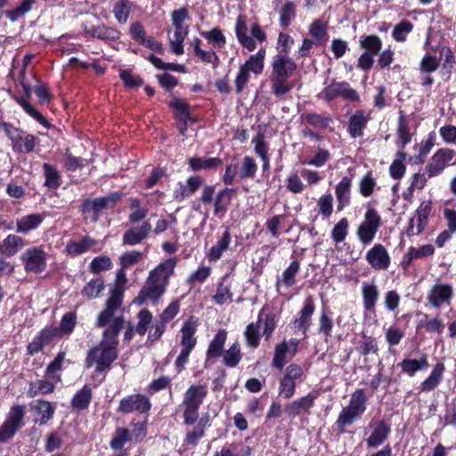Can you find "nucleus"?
<instances>
[{"label":"nucleus","instance_id":"obj_1","mask_svg":"<svg viewBox=\"0 0 456 456\" xmlns=\"http://www.w3.org/2000/svg\"><path fill=\"white\" fill-rule=\"evenodd\" d=\"M123 323V318L111 317L103 325H99L98 320L96 321L97 327H106V329L99 345L88 351L85 361L86 368L95 367L97 372H103L110 368L118 357V336Z\"/></svg>","mask_w":456,"mask_h":456},{"label":"nucleus","instance_id":"obj_2","mask_svg":"<svg viewBox=\"0 0 456 456\" xmlns=\"http://www.w3.org/2000/svg\"><path fill=\"white\" fill-rule=\"evenodd\" d=\"M175 265V258H169L150 272L144 286L136 297L138 304H143L147 300L156 302L165 293Z\"/></svg>","mask_w":456,"mask_h":456},{"label":"nucleus","instance_id":"obj_3","mask_svg":"<svg viewBox=\"0 0 456 456\" xmlns=\"http://www.w3.org/2000/svg\"><path fill=\"white\" fill-rule=\"evenodd\" d=\"M297 68L295 61L287 54H275L271 61V89L276 97L289 93L294 84L289 81Z\"/></svg>","mask_w":456,"mask_h":456},{"label":"nucleus","instance_id":"obj_4","mask_svg":"<svg viewBox=\"0 0 456 456\" xmlns=\"http://www.w3.org/2000/svg\"><path fill=\"white\" fill-rule=\"evenodd\" d=\"M127 281L125 269L122 267L116 274L114 288L110 289V296L106 301V307L98 315V324L103 325L110 318H123L118 314L124 295V287Z\"/></svg>","mask_w":456,"mask_h":456},{"label":"nucleus","instance_id":"obj_5","mask_svg":"<svg viewBox=\"0 0 456 456\" xmlns=\"http://www.w3.org/2000/svg\"><path fill=\"white\" fill-rule=\"evenodd\" d=\"M248 19L244 14H240L235 22V35L239 44L249 52L256 49V41L263 43L266 40V33L257 22L250 27L251 37L248 34Z\"/></svg>","mask_w":456,"mask_h":456},{"label":"nucleus","instance_id":"obj_6","mask_svg":"<svg viewBox=\"0 0 456 456\" xmlns=\"http://www.w3.org/2000/svg\"><path fill=\"white\" fill-rule=\"evenodd\" d=\"M367 397L363 389H356L351 395L349 404L344 407L339 413L336 425L343 431L347 426L361 419L366 411Z\"/></svg>","mask_w":456,"mask_h":456},{"label":"nucleus","instance_id":"obj_7","mask_svg":"<svg viewBox=\"0 0 456 456\" xmlns=\"http://www.w3.org/2000/svg\"><path fill=\"white\" fill-rule=\"evenodd\" d=\"M265 55V49L261 48L256 53L250 55L247 61L240 66L239 72L235 79L237 93H240L249 82L250 73L255 76H259L263 73Z\"/></svg>","mask_w":456,"mask_h":456},{"label":"nucleus","instance_id":"obj_8","mask_svg":"<svg viewBox=\"0 0 456 456\" xmlns=\"http://www.w3.org/2000/svg\"><path fill=\"white\" fill-rule=\"evenodd\" d=\"M172 24L174 31L169 32V44L171 50L176 55L183 53V40L188 34V25L184 22L189 20V12L183 7L172 12Z\"/></svg>","mask_w":456,"mask_h":456},{"label":"nucleus","instance_id":"obj_9","mask_svg":"<svg viewBox=\"0 0 456 456\" xmlns=\"http://www.w3.org/2000/svg\"><path fill=\"white\" fill-rule=\"evenodd\" d=\"M0 127L12 142V148L18 153L32 152L37 144V139L33 134H28L8 122H1Z\"/></svg>","mask_w":456,"mask_h":456},{"label":"nucleus","instance_id":"obj_10","mask_svg":"<svg viewBox=\"0 0 456 456\" xmlns=\"http://www.w3.org/2000/svg\"><path fill=\"white\" fill-rule=\"evenodd\" d=\"M25 406L12 405L6 414L4 423L0 426V443L12 438L24 425Z\"/></svg>","mask_w":456,"mask_h":456},{"label":"nucleus","instance_id":"obj_11","mask_svg":"<svg viewBox=\"0 0 456 456\" xmlns=\"http://www.w3.org/2000/svg\"><path fill=\"white\" fill-rule=\"evenodd\" d=\"M381 224V217L378 211L373 208H368L363 221L357 228L358 240L363 245H369L374 240Z\"/></svg>","mask_w":456,"mask_h":456},{"label":"nucleus","instance_id":"obj_12","mask_svg":"<svg viewBox=\"0 0 456 456\" xmlns=\"http://www.w3.org/2000/svg\"><path fill=\"white\" fill-rule=\"evenodd\" d=\"M304 375L302 367L296 363L289 364L284 370V376L280 381L278 393L285 398H291L296 392L297 381L301 380Z\"/></svg>","mask_w":456,"mask_h":456},{"label":"nucleus","instance_id":"obj_13","mask_svg":"<svg viewBox=\"0 0 456 456\" xmlns=\"http://www.w3.org/2000/svg\"><path fill=\"white\" fill-rule=\"evenodd\" d=\"M455 158V151L452 149L442 148L438 150L429 159L425 167L428 178L439 175Z\"/></svg>","mask_w":456,"mask_h":456},{"label":"nucleus","instance_id":"obj_14","mask_svg":"<svg viewBox=\"0 0 456 456\" xmlns=\"http://www.w3.org/2000/svg\"><path fill=\"white\" fill-rule=\"evenodd\" d=\"M320 97L323 98L327 102H330L338 97H341L344 100L351 102L359 101V94L346 81L332 82L321 92Z\"/></svg>","mask_w":456,"mask_h":456},{"label":"nucleus","instance_id":"obj_15","mask_svg":"<svg viewBox=\"0 0 456 456\" xmlns=\"http://www.w3.org/2000/svg\"><path fill=\"white\" fill-rule=\"evenodd\" d=\"M20 259L24 264L26 272L38 273L46 267V253L39 248H31L25 250Z\"/></svg>","mask_w":456,"mask_h":456},{"label":"nucleus","instance_id":"obj_16","mask_svg":"<svg viewBox=\"0 0 456 456\" xmlns=\"http://www.w3.org/2000/svg\"><path fill=\"white\" fill-rule=\"evenodd\" d=\"M367 263L375 271H386L391 264L390 256L382 244H375L365 255Z\"/></svg>","mask_w":456,"mask_h":456},{"label":"nucleus","instance_id":"obj_17","mask_svg":"<svg viewBox=\"0 0 456 456\" xmlns=\"http://www.w3.org/2000/svg\"><path fill=\"white\" fill-rule=\"evenodd\" d=\"M370 434L366 439L368 448H377L383 444L391 433V428L383 420L371 421L369 425Z\"/></svg>","mask_w":456,"mask_h":456},{"label":"nucleus","instance_id":"obj_18","mask_svg":"<svg viewBox=\"0 0 456 456\" xmlns=\"http://www.w3.org/2000/svg\"><path fill=\"white\" fill-rule=\"evenodd\" d=\"M151 406L150 400L145 395L135 394L123 398L119 403L118 411L124 413H144L150 411Z\"/></svg>","mask_w":456,"mask_h":456},{"label":"nucleus","instance_id":"obj_19","mask_svg":"<svg viewBox=\"0 0 456 456\" xmlns=\"http://www.w3.org/2000/svg\"><path fill=\"white\" fill-rule=\"evenodd\" d=\"M99 246V241L90 236H85L79 240H71L65 247V252L68 256H77L86 253L93 249L94 251L100 250L101 248H96Z\"/></svg>","mask_w":456,"mask_h":456},{"label":"nucleus","instance_id":"obj_20","mask_svg":"<svg viewBox=\"0 0 456 456\" xmlns=\"http://www.w3.org/2000/svg\"><path fill=\"white\" fill-rule=\"evenodd\" d=\"M452 295V286L436 283L428 291L427 299L434 307L439 308L444 304H449Z\"/></svg>","mask_w":456,"mask_h":456},{"label":"nucleus","instance_id":"obj_21","mask_svg":"<svg viewBox=\"0 0 456 456\" xmlns=\"http://www.w3.org/2000/svg\"><path fill=\"white\" fill-rule=\"evenodd\" d=\"M315 311L314 300L312 296L305 298L304 306L298 314V317L294 322V329L296 331H301L305 335L308 328L312 323V316Z\"/></svg>","mask_w":456,"mask_h":456},{"label":"nucleus","instance_id":"obj_22","mask_svg":"<svg viewBox=\"0 0 456 456\" xmlns=\"http://www.w3.org/2000/svg\"><path fill=\"white\" fill-rule=\"evenodd\" d=\"M362 304L364 307V316L375 315L376 304L379 300V292L374 283L364 282L362 286Z\"/></svg>","mask_w":456,"mask_h":456},{"label":"nucleus","instance_id":"obj_23","mask_svg":"<svg viewBox=\"0 0 456 456\" xmlns=\"http://www.w3.org/2000/svg\"><path fill=\"white\" fill-rule=\"evenodd\" d=\"M152 230L149 222H143L140 225L127 229L123 234V244L134 246L145 240Z\"/></svg>","mask_w":456,"mask_h":456},{"label":"nucleus","instance_id":"obj_24","mask_svg":"<svg viewBox=\"0 0 456 456\" xmlns=\"http://www.w3.org/2000/svg\"><path fill=\"white\" fill-rule=\"evenodd\" d=\"M31 411L35 414V420L40 426L45 425L54 415L55 406L45 400H36L30 404Z\"/></svg>","mask_w":456,"mask_h":456},{"label":"nucleus","instance_id":"obj_25","mask_svg":"<svg viewBox=\"0 0 456 456\" xmlns=\"http://www.w3.org/2000/svg\"><path fill=\"white\" fill-rule=\"evenodd\" d=\"M203 183V179L200 176H191L186 180L185 183H178L177 187L174 190V199L177 201H183L194 194Z\"/></svg>","mask_w":456,"mask_h":456},{"label":"nucleus","instance_id":"obj_26","mask_svg":"<svg viewBox=\"0 0 456 456\" xmlns=\"http://www.w3.org/2000/svg\"><path fill=\"white\" fill-rule=\"evenodd\" d=\"M57 330L53 327H48L44 329L38 336L33 338V340L28 346V353L30 355H34L40 352L43 347L50 343L53 338L57 336Z\"/></svg>","mask_w":456,"mask_h":456},{"label":"nucleus","instance_id":"obj_27","mask_svg":"<svg viewBox=\"0 0 456 456\" xmlns=\"http://www.w3.org/2000/svg\"><path fill=\"white\" fill-rule=\"evenodd\" d=\"M86 34L101 40L115 41L120 37V32L105 25L94 26L86 24L84 28Z\"/></svg>","mask_w":456,"mask_h":456},{"label":"nucleus","instance_id":"obj_28","mask_svg":"<svg viewBox=\"0 0 456 456\" xmlns=\"http://www.w3.org/2000/svg\"><path fill=\"white\" fill-rule=\"evenodd\" d=\"M299 262L293 261L288 268H286L281 275L277 278L276 281V290L281 294L282 288H289L296 284V276L299 271Z\"/></svg>","mask_w":456,"mask_h":456},{"label":"nucleus","instance_id":"obj_29","mask_svg":"<svg viewBox=\"0 0 456 456\" xmlns=\"http://www.w3.org/2000/svg\"><path fill=\"white\" fill-rule=\"evenodd\" d=\"M370 117L363 110H357L352 115L348 122V133L353 138L362 137L366 128Z\"/></svg>","mask_w":456,"mask_h":456},{"label":"nucleus","instance_id":"obj_30","mask_svg":"<svg viewBox=\"0 0 456 456\" xmlns=\"http://www.w3.org/2000/svg\"><path fill=\"white\" fill-rule=\"evenodd\" d=\"M444 370L445 366L443 362L436 363L429 376L420 384L419 390L427 393L437 387L443 379Z\"/></svg>","mask_w":456,"mask_h":456},{"label":"nucleus","instance_id":"obj_31","mask_svg":"<svg viewBox=\"0 0 456 456\" xmlns=\"http://www.w3.org/2000/svg\"><path fill=\"white\" fill-rule=\"evenodd\" d=\"M45 215L43 214H30L16 220L17 232L27 234L29 232L36 230L43 223Z\"/></svg>","mask_w":456,"mask_h":456},{"label":"nucleus","instance_id":"obj_32","mask_svg":"<svg viewBox=\"0 0 456 456\" xmlns=\"http://www.w3.org/2000/svg\"><path fill=\"white\" fill-rule=\"evenodd\" d=\"M352 180L347 176H344L337 184L335 189L336 198L338 200V211H341L350 203Z\"/></svg>","mask_w":456,"mask_h":456},{"label":"nucleus","instance_id":"obj_33","mask_svg":"<svg viewBox=\"0 0 456 456\" xmlns=\"http://www.w3.org/2000/svg\"><path fill=\"white\" fill-rule=\"evenodd\" d=\"M315 397L312 395H307L299 398L298 400L293 401L289 403L285 410L288 415L294 418L299 415L302 411H308L313 407Z\"/></svg>","mask_w":456,"mask_h":456},{"label":"nucleus","instance_id":"obj_34","mask_svg":"<svg viewBox=\"0 0 456 456\" xmlns=\"http://www.w3.org/2000/svg\"><path fill=\"white\" fill-rule=\"evenodd\" d=\"M208 395V387L206 385H191L184 393L183 403H193L201 405Z\"/></svg>","mask_w":456,"mask_h":456},{"label":"nucleus","instance_id":"obj_35","mask_svg":"<svg viewBox=\"0 0 456 456\" xmlns=\"http://www.w3.org/2000/svg\"><path fill=\"white\" fill-rule=\"evenodd\" d=\"M232 236L228 229L224 231L222 237L216 241V243L211 247L207 254L209 261H216L220 259L224 251H226L231 244Z\"/></svg>","mask_w":456,"mask_h":456},{"label":"nucleus","instance_id":"obj_36","mask_svg":"<svg viewBox=\"0 0 456 456\" xmlns=\"http://www.w3.org/2000/svg\"><path fill=\"white\" fill-rule=\"evenodd\" d=\"M251 448L248 444L240 442L232 443L215 452L214 456H249Z\"/></svg>","mask_w":456,"mask_h":456},{"label":"nucleus","instance_id":"obj_37","mask_svg":"<svg viewBox=\"0 0 456 456\" xmlns=\"http://www.w3.org/2000/svg\"><path fill=\"white\" fill-rule=\"evenodd\" d=\"M118 199L119 196L115 194L107 197L96 198L92 200H86L83 203V211L86 212L93 210L94 212H99L104 208L113 206Z\"/></svg>","mask_w":456,"mask_h":456},{"label":"nucleus","instance_id":"obj_38","mask_svg":"<svg viewBox=\"0 0 456 456\" xmlns=\"http://www.w3.org/2000/svg\"><path fill=\"white\" fill-rule=\"evenodd\" d=\"M24 247V240L17 235H8L0 244V253L8 256H14Z\"/></svg>","mask_w":456,"mask_h":456},{"label":"nucleus","instance_id":"obj_39","mask_svg":"<svg viewBox=\"0 0 456 456\" xmlns=\"http://www.w3.org/2000/svg\"><path fill=\"white\" fill-rule=\"evenodd\" d=\"M197 343L195 342L190 341L183 338H180L181 351L175 362V366L178 372H181L182 370H184L185 365L188 362L190 354L194 349Z\"/></svg>","mask_w":456,"mask_h":456},{"label":"nucleus","instance_id":"obj_40","mask_svg":"<svg viewBox=\"0 0 456 456\" xmlns=\"http://www.w3.org/2000/svg\"><path fill=\"white\" fill-rule=\"evenodd\" d=\"M231 193H232V190L225 188V189L220 191L215 197L214 214L216 216L222 218L224 216V214L231 203V200H232Z\"/></svg>","mask_w":456,"mask_h":456},{"label":"nucleus","instance_id":"obj_41","mask_svg":"<svg viewBox=\"0 0 456 456\" xmlns=\"http://www.w3.org/2000/svg\"><path fill=\"white\" fill-rule=\"evenodd\" d=\"M399 365L403 372L411 377L417 371L426 370L428 367V356L422 354L419 359H405Z\"/></svg>","mask_w":456,"mask_h":456},{"label":"nucleus","instance_id":"obj_42","mask_svg":"<svg viewBox=\"0 0 456 456\" xmlns=\"http://www.w3.org/2000/svg\"><path fill=\"white\" fill-rule=\"evenodd\" d=\"M227 338V332L224 330H220L216 334L215 338L210 342L207 350V358H217L223 353V348Z\"/></svg>","mask_w":456,"mask_h":456},{"label":"nucleus","instance_id":"obj_43","mask_svg":"<svg viewBox=\"0 0 456 456\" xmlns=\"http://www.w3.org/2000/svg\"><path fill=\"white\" fill-rule=\"evenodd\" d=\"M218 158H191L188 160L189 167L192 171L214 169L222 165Z\"/></svg>","mask_w":456,"mask_h":456},{"label":"nucleus","instance_id":"obj_44","mask_svg":"<svg viewBox=\"0 0 456 456\" xmlns=\"http://www.w3.org/2000/svg\"><path fill=\"white\" fill-rule=\"evenodd\" d=\"M328 23L321 19L314 20L309 26V34L312 36L317 45L326 42Z\"/></svg>","mask_w":456,"mask_h":456},{"label":"nucleus","instance_id":"obj_45","mask_svg":"<svg viewBox=\"0 0 456 456\" xmlns=\"http://www.w3.org/2000/svg\"><path fill=\"white\" fill-rule=\"evenodd\" d=\"M52 379H47V380H36L30 383L29 389L28 391V395L29 397H36L39 395H47L52 393L54 390L55 384Z\"/></svg>","mask_w":456,"mask_h":456},{"label":"nucleus","instance_id":"obj_46","mask_svg":"<svg viewBox=\"0 0 456 456\" xmlns=\"http://www.w3.org/2000/svg\"><path fill=\"white\" fill-rule=\"evenodd\" d=\"M296 4L291 1H286L279 11L280 26L287 28L296 18Z\"/></svg>","mask_w":456,"mask_h":456},{"label":"nucleus","instance_id":"obj_47","mask_svg":"<svg viewBox=\"0 0 456 456\" xmlns=\"http://www.w3.org/2000/svg\"><path fill=\"white\" fill-rule=\"evenodd\" d=\"M105 289L104 281L102 277L92 279L88 281L82 289V295L88 299L95 298Z\"/></svg>","mask_w":456,"mask_h":456},{"label":"nucleus","instance_id":"obj_48","mask_svg":"<svg viewBox=\"0 0 456 456\" xmlns=\"http://www.w3.org/2000/svg\"><path fill=\"white\" fill-rule=\"evenodd\" d=\"M92 399V390L88 386H84L71 400V405L74 409L85 410L88 407Z\"/></svg>","mask_w":456,"mask_h":456},{"label":"nucleus","instance_id":"obj_49","mask_svg":"<svg viewBox=\"0 0 456 456\" xmlns=\"http://www.w3.org/2000/svg\"><path fill=\"white\" fill-rule=\"evenodd\" d=\"M129 201L131 212L128 220L133 224L139 223L147 216L148 209L142 207V202L139 199L132 198Z\"/></svg>","mask_w":456,"mask_h":456},{"label":"nucleus","instance_id":"obj_50","mask_svg":"<svg viewBox=\"0 0 456 456\" xmlns=\"http://www.w3.org/2000/svg\"><path fill=\"white\" fill-rule=\"evenodd\" d=\"M419 328H424L427 332L441 334L444 331V324L437 317H430L428 314H424L423 319L419 322Z\"/></svg>","mask_w":456,"mask_h":456},{"label":"nucleus","instance_id":"obj_51","mask_svg":"<svg viewBox=\"0 0 456 456\" xmlns=\"http://www.w3.org/2000/svg\"><path fill=\"white\" fill-rule=\"evenodd\" d=\"M359 44L360 46L365 50V52H370L371 54L374 55L380 51L382 46L381 39L375 35L361 37Z\"/></svg>","mask_w":456,"mask_h":456},{"label":"nucleus","instance_id":"obj_52","mask_svg":"<svg viewBox=\"0 0 456 456\" xmlns=\"http://www.w3.org/2000/svg\"><path fill=\"white\" fill-rule=\"evenodd\" d=\"M397 144L400 148H404L407 143L411 140V134L410 133L409 124L404 116H401L398 121L397 127Z\"/></svg>","mask_w":456,"mask_h":456},{"label":"nucleus","instance_id":"obj_53","mask_svg":"<svg viewBox=\"0 0 456 456\" xmlns=\"http://www.w3.org/2000/svg\"><path fill=\"white\" fill-rule=\"evenodd\" d=\"M241 357L242 355L238 343H234L228 350L223 353L224 363L230 368L237 366Z\"/></svg>","mask_w":456,"mask_h":456},{"label":"nucleus","instance_id":"obj_54","mask_svg":"<svg viewBox=\"0 0 456 456\" xmlns=\"http://www.w3.org/2000/svg\"><path fill=\"white\" fill-rule=\"evenodd\" d=\"M432 209V202L430 200H426L420 203L419 208L416 210L414 216L417 218L418 222V231H423L428 223V217Z\"/></svg>","mask_w":456,"mask_h":456},{"label":"nucleus","instance_id":"obj_55","mask_svg":"<svg viewBox=\"0 0 456 456\" xmlns=\"http://www.w3.org/2000/svg\"><path fill=\"white\" fill-rule=\"evenodd\" d=\"M65 359V354L61 352L57 354L54 360L47 366L46 369V377L49 379L53 380L54 382L61 381V376L58 372L61 370L62 363Z\"/></svg>","mask_w":456,"mask_h":456},{"label":"nucleus","instance_id":"obj_56","mask_svg":"<svg viewBox=\"0 0 456 456\" xmlns=\"http://www.w3.org/2000/svg\"><path fill=\"white\" fill-rule=\"evenodd\" d=\"M427 175H428L427 173L426 174L420 173V172L415 173L411 176V182L410 187L408 188L407 191L403 192V198L404 199L411 198L412 196L413 191L416 189L422 190L426 186L427 182H428Z\"/></svg>","mask_w":456,"mask_h":456},{"label":"nucleus","instance_id":"obj_57","mask_svg":"<svg viewBox=\"0 0 456 456\" xmlns=\"http://www.w3.org/2000/svg\"><path fill=\"white\" fill-rule=\"evenodd\" d=\"M43 168L45 177V185L53 189L57 188L60 185V175L56 167L48 163H45Z\"/></svg>","mask_w":456,"mask_h":456},{"label":"nucleus","instance_id":"obj_58","mask_svg":"<svg viewBox=\"0 0 456 456\" xmlns=\"http://www.w3.org/2000/svg\"><path fill=\"white\" fill-rule=\"evenodd\" d=\"M413 29V25L408 20H402L396 24L392 32L393 38L397 42H404L407 35Z\"/></svg>","mask_w":456,"mask_h":456},{"label":"nucleus","instance_id":"obj_59","mask_svg":"<svg viewBox=\"0 0 456 456\" xmlns=\"http://www.w3.org/2000/svg\"><path fill=\"white\" fill-rule=\"evenodd\" d=\"M198 327V321L194 317H190L181 329V338L197 343L195 336Z\"/></svg>","mask_w":456,"mask_h":456},{"label":"nucleus","instance_id":"obj_60","mask_svg":"<svg viewBox=\"0 0 456 456\" xmlns=\"http://www.w3.org/2000/svg\"><path fill=\"white\" fill-rule=\"evenodd\" d=\"M76 321L77 316L74 313H67L64 314L61 321L60 328H55L58 331L57 336L70 334L76 326Z\"/></svg>","mask_w":456,"mask_h":456},{"label":"nucleus","instance_id":"obj_61","mask_svg":"<svg viewBox=\"0 0 456 456\" xmlns=\"http://www.w3.org/2000/svg\"><path fill=\"white\" fill-rule=\"evenodd\" d=\"M137 317L138 322L135 330L138 334L143 336L152 322V314L148 309H142L138 313Z\"/></svg>","mask_w":456,"mask_h":456},{"label":"nucleus","instance_id":"obj_62","mask_svg":"<svg viewBox=\"0 0 456 456\" xmlns=\"http://www.w3.org/2000/svg\"><path fill=\"white\" fill-rule=\"evenodd\" d=\"M112 261L107 256H99L94 257L90 263V270L94 273H99L102 271L110 270L112 268Z\"/></svg>","mask_w":456,"mask_h":456},{"label":"nucleus","instance_id":"obj_63","mask_svg":"<svg viewBox=\"0 0 456 456\" xmlns=\"http://www.w3.org/2000/svg\"><path fill=\"white\" fill-rule=\"evenodd\" d=\"M207 422L208 420L200 419L197 425L194 427L193 430L187 434L185 443H187L188 444L196 445L198 444V441L204 435Z\"/></svg>","mask_w":456,"mask_h":456},{"label":"nucleus","instance_id":"obj_64","mask_svg":"<svg viewBox=\"0 0 456 456\" xmlns=\"http://www.w3.org/2000/svg\"><path fill=\"white\" fill-rule=\"evenodd\" d=\"M202 36L208 41L212 42L215 47L222 48L226 45V38L222 30L218 28H214L209 31L203 32Z\"/></svg>","mask_w":456,"mask_h":456}]
</instances>
